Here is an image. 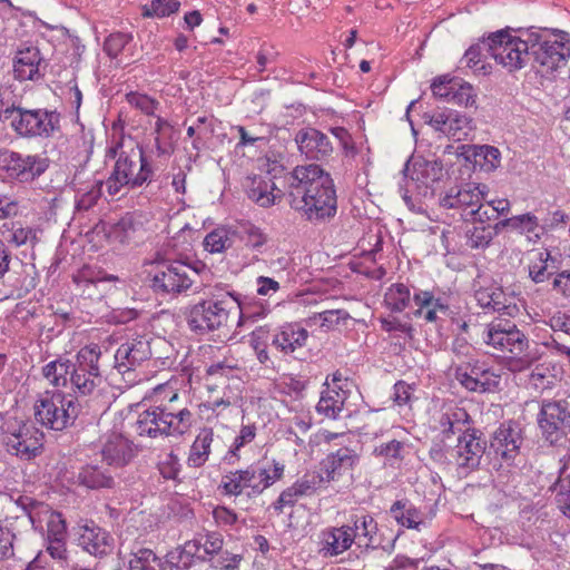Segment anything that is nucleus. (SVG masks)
<instances>
[{"mask_svg":"<svg viewBox=\"0 0 570 570\" xmlns=\"http://www.w3.org/2000/svg\"><path fill=\"white\" fill-rule=\"evenodd\" d=\"M101 350L91 344L81 347L75 355L65 353L47 363L42 376L55 387H68L72 393L60 390L45 391L35 404V416L46 428L62 431L72 426L80 414V402L101 396L105 379L100 371Z\"/></svg>","mask_w":570,"mask_h":570,"instance_id":"nucleus-1","label":"nucleus"},{"mask_svg":"<svg viewBox=\"0 0 570 570\" xmlns=\"http://www.w3.org/2000/svg\"><path fill=\"white\" fill-rule=\"evenodd\" d=\"M288 204L313 225L336 216L337 195L334 180L320 165L296 166L287 177Z\"/></svg>","mask_w":570,"mask_h":570,"instance_id":"nucleus-2","label":"nucleus"},{"mask_svg":"<svg viewBox=\"0 0 570 570\" xmlns=\"http://www.w3.org/2000/svg\"><path fill=\"white\" fill-rule=\"evenodd\" d=\"M284 471L283 463L263 456L245 469L228 472L223 476L218 490L228 497H239L244 490H247L246 497L253 499L281 480Z\"/></svg>","mask_w":570,"mask_h":570,"instance_id":"nucleus-3","label":"nucleus"},{"mask_svg":"<svg viewBox=\"0 0 570 570\" xmlns=\"http://www.w3.org/2000/svg\"><path fill=\"white\" fill-rule=\"evenodd\" d=\"M0 121H9L12 131L23 139H51L62 131L61 114L56 109L26 108L12 102L0 109Z\"/></svg>","mask_w":570,"mask_h":570,"instance_id":"nucleus-4","label":"nucleus"},{"mask_svg":"<svg viewBox=\"0 0 570 570\" xmlns=\"http://www.w3.org/2000/svg\"><path fill=\"white\" fill-rule=\"evenodd\" d=\"M155 176L154 167L146 156L144 146L137 144L129 150H120L114 168L106 179L107 191L116 196L126 187L130 190L148 185Z\"/></svg>","mask_w":570,"mask_h":570,"instance_id":"nucleus-5","label":"nucleus"},{"mask_svg":"<svg viewBox=\"0 0 570 570\" xmlns=\"http://www.w3.org/2000/svg\"><path fill=\"white\" fill-rule=\"evenodd\" d=\"M0 434L7 452L21 460L31 461L45 450V434L30 420L9 417L0 426Z\"/></svg>","mask_w":570,"mask_h":570,"instance_id":"nucleus-6","label":"nucleus"},{"mask_svg":"<svg viewBox=\"0 0 570 570\" xmlns=\"http://www.w3.org/2000/svg\"><path fill=\"white\" fill-rule=\"evenodd\" d=\"M146 283L155 295L161 297H177L194 286L183 259L159 256L150 264Z\"/></svg>","mask_w":570,"mask_h":570,"instance_id":"nucleus-7","label":"nucleus"},{"mask_svg":"<svg viewBox=\"0 0 570 570\" xmlns=\"http://www.w3.org/2000/svg\"><path fill=\"white\" fill-rule=\"evenodd\" d=\"M484 342L500 351H509L515 356L514 365L519 371L529 368L541 357L539 344H530L528 337L517 325L500 327V325H489Z\"/></svg>","mask_w":570,"mask_h":570,"instance_id":"nucleus-8","label":"nucleus"},{"mask_svg":"<svg viewBox=\"0 0 570 570\" xmlns=\"http://www.w3.org/2000/svg\"><path fill=\"white\" fill-rule=\"evenodd\" d=\"M535 421L547 444L562 445L570 434V403L566 399H541Z\"/></svg>","mask_w":570,"mask_h":570,"instance_id":"nucleus-9","label":"nucleus"},{"mask_svg":"<svg viewBox=\"0 0 570 570\" xmlns=\"http://www.w3.org/2000/svg\"><path fill=\"white\" fill-rule=\"evenodd\" d=\"M50 159L39 154H22L8 148L0 149V170L12 181L30 184L49 168Z\"/></svg>","mask_w":570,"mask_h":570,"instance_id":"nucleus-10","label":"nucleus"},{"mask_svg":"<svg viewBox=\"0 0 570 570\" xmlns=\"http://www.w3.org/2000/svg\"><path fill=\"white\" fill-rule=\"evenodd\" d=\"M181 315L190 332L207 335L226 325L229 312L224 299H200L181 308Z\"/></svg>","mask_w":570,"mask_h":570,"instance_id":"nucleus-11","label":"nucleus"},{"mask_svg":"<svg viewBox=\"0 0 570 570\" xmlns=\"http://www.w3.org/2000/svg\"><path fill=\"white\" fill-rule=\"evenodd\" d=\"M452 452L456 468L466 473L479 470L484 455L492 456L485 434L474 426H468L459 434Z\"/></svg>","mask_w":570,"mask_h":570,"instance_id":"nucleus-12","label":"nucleus"},{"mask_svg":"<svg viewBox=\"0 0 570 570\" xmlns=\"http://www.w3.org/2000/svg\"><path fill=\"white\" fill-rule=\"evenodd\" d=\"M402 175L404 179L410 177L415 181L416 188L425 198H433L446 173L440 159L428 160L422 156H411L404 164Z\"/></svg>","mask_w":570,"mask_h":570,"instance_id":"nucleus-13","label":"nucleus"},{"mask_svg":"<svg viewBox=\"0 0 570 570\" xmlns=\"http://www.w3.org/2000/svg\"><path fill=\"white\" fill-rule=\"evenodd\" d=\"M71 531L76 537L77 544L89 554L101 559L112 553L114 537L92 519H80Z\"/></svg>","mask_w":570,"mask_h":570,"instance_id":"nucleus-14","label":"nucleus"},{"mask_svg":"<svg viewBox=\"0 0 570 570\" xmlns=\"http://www.w3.org/2000/svg\"><path fill=\"white\" fill-rule=\"evenodd\" d=\"M528 52L531 70L546 80H554L557 71L566 67L570 58L564 43L551 45L550 40Z\"/></svg>","mask_w":570,"mask_h":570,"instance_id":"nucleus-15","label":"nucleus"},{"mask_svg":"<svg viewBox=\"0 0 570 570\" xmlns=\"http://www.w3.org/2000/svg\"><path fill=\"white\" fill-rule=\"evenodd\" d=\"M48 63L37 46L21 43L12 58L13 78L22 81H38L45 78Z\"/></svg>","mask_w":570,"mask_h":570,"instance_id":"nucleus-16","label":"nucleus"},{"mask_svg":"<svg viewBox=\"0 0 570 570\" xmlns=\"http://www.w3.org/2000/svg\"><path fill=\"white\" fill-rule=\"evenodd\" d=\"M522 442V429L515 420L500 423L488 440L490 454L503 461L514 460L520 452Z\"/></svg>","mask_w":570,"mask_h":570,"instance_id":"nucleus-17","label":"nucleus"},{"mask_svg":"<svg viewBox=\"0 0 570 570\" xmlns=\"http://www.w3.org/2000/svg\"><path fill=\"white\" fill-rule=\"evenodd\" d=\"M135 423L139 436H173V407L144 406Z\"/></svg>","mask_w":570,"mask_h":570,"instance_id":"nucleus-18","label":"nucleus"},{"mask_svg":"<svg viewBox=\"0 0 570 570\" xmlns=\"http://www.w3.org/2000/svg\"><path fill=\"white\" fill-rule=\"evenodd\" d=\"M488 187L483 184L469 183L451 187L439 195L438 204L444 209H461L463 214L472 209L485 197Z\"/></svg>","mask_w":570,"mask_h":570,"instance_id":"nucleus-19","label":"nucleus"},{"mask_svg":"<svg viewBox=\"0 0 570 570\" xmlns=\"http://www.w3.org/2000/svg\"><path fill=\"white\" fill-rule=\"evenodd\" d=\"M458 157L471 165L473 171L490 174L501 166V151L491 145H461Z\"/></svg>","mask_w":570,"mask_h":570,"instance_id":"nucleus-20","label":"nucleus"},{"mask_svg":"<svg viewBox=\"0 0 570 570\" xmlns=\"http://www.w3.org/2000/svg\"><path fill=\"white\" fill-rule=\"evenodd\" d=\"M298 150L309 160H326L333 153V145L324 132L314 127H304L295 136Z\"/></svg>","mask_w":570,"mask_h":570,"instance_id":"nucleus-21","label":"nucleus"},{"mask_svg":"<svg viewBox=\"0 0 570 570\" xmlns=\"http://www.w3.org/2000/svg\"><path fill=\"white\" fill-rule=\"evenodd\" d=\"M150 342L146 336H137L122 343L115 354V366L126 373L140 366L151 357Z\"/></svg>","mask_w":570,"mask_h":570,"instance_id":"nucleus-22","label":"nucleus"},{"mask_svg":"<svg viewBox=\"0 0 570 570\" xmlns=\"http://www.w3.org/2000/svg\"><path fill=\"white\" fill-rule=\"evenodd\" d=\"M47 517L46 550L52 559H67L68 525L63 514L50 507Z\"/></svg>","mask_w":570,"mask_h":570,"instance_id":"nucleus-23","label":"nucleus"},{"mask_svg":"<svg viewBox=\"0 0 570 570\" xmlns=\"http://www.w3.org/2000/svg\"><path fill=\"white\" fill-rule=\"evenodd\" d=\"M360 463V455L350 446H341L331 451L320 462L323 475V483L332 482L346 471H353Z\"/></svg>","mask_w":570,"mask_h":570,"instance_id":"nucleus-24","label":"nucleus"},{"mask_svg":"<svg viewBox=\"0 0 570 570\" xmlns=\"http://www.w3.org/2000/svg\"><path fill=\"white\" fill-rule=\"evenodd\" d=\"M273 332V347L283 355H293L304 347L309 337L308 331L299 323H285Z\"/></svg>","mask_w":570,"mask_h":570,"instance_id":"nucleus-25","label":"nucleus"},{"mask_svg":"<svg viewBox=\"0 0 570 570\" xmlns=\"http://www.w3.org/2000/svg\"><path fill=\"white\" fill-rule=\"evenodd\" d=\"M132 441L120 433H111L101 448L102 460L111 466L124 468L136 456Z\"/></svg>","mask_w":570,"mask_h":570,"instance_id":"nucleus-26","label":"nucleus"},{"mask_svg":"<svg viewBox=\"0 0 570 570\" xmlns=\"http://www.w3.org/2000/svg\"><path fill=\"white\" fill-rule=\"evenodd\" d=\"M7 281L3 283L7 288L6 297L21 299L37 287L38 273L35 265L19 264V269H10Z\"/></svg>","mask_w":570,"mask_h":570,"instance_id":"nucleus-27","label":"nucleus"},{"mask_svg":"<svg viewBox=\"0 0 570 570\" xmlns=\"http://www.w3.org/2000/svg\"><path fill=\"white\" fill-rule=\"evenodd\" d=\"M357 535L348 524L330 527L321 532V552L324 557H337L356 543Z\"/></svg>","mask_w":570,"mask_h":570,"instance_id":"nucleus-28","label":"nucleus"},{"mask_svg":"<svg viewBox=\"0 0 570 570\" xmlns=\"http://www.w3.org/2000/svg\"><path fill=\"white\" fill-rule=\"evenodd\" d=\"M350 529L357 535L356 544L361 552L373 551L374 541L377 539L379 524L370 513L352 514Z\"/></svg>","mask_w":570,"mask_h":570,"instance_id":"nucleus-29","label":"nucleus"},{"mask_svg":"<svg viewBox=\"0 0 570 570\" xmlns=\"http://www.w3.org/2000/svg\"><path fill=\"white\" fill-rule=\"evenodd\" d=\"M248 199L261 207L268 208L275 204L277 195L273 193L275 184L262 175L247 176L243 183Z\"/></svg>","mask_w":570,"mask_h":570,"instance_id":"nucleus-30","label":"nucleus"},{"mask_svg":"<svg viewBox=\"0 0 570 570\" xmlns=\"http://www.w3.org/2000/svg\"><path fill=\"white\" fill-rule=\"evenodd\" d=\"M527 45L521 43V38L517 37L514 40H508V45L498 53H493V58L498 63H501L509 72L518 71L529 66V52Z\"/></svg>","mask_w":570,"mask_h":570,"instance_id":"nucleus-31","label":"nucleus"},{"mask_svg":"<svg viewBox=\"0 0 570 570\" xmlns=\"http://www.w3.org/2000/svg\"><path fill=\"white\" fill-rule=\"evenodd\" d=\"M226 294L233 298L239 309L238 326L246 321L256 322L268 313L267 304L258 301L254 295H243L235 291H228Z\"/></svg>","mask_w":570,"mask_h":570,"instance_id":"nucleus-32","label":"nucleus"},{"mask_svg":"<svg viewBox=\"0 0 570 570\" xmlns=\"http://www.w3.org/2000/svg\"><path fill=\"white\" fill-rule=\"evenodd\" d=\"M248 344L253 348L258 363L265 368H274L275 364L268 353L273 346V332L269 326H257L248 334Z\"/></svg>","mask_w":570,"mask_h":570,"instance_id":"nucleus-33","label":"nucleus"},{"mask_svg":"<svg viewBox=\"0 0 570 570\" xmlns=\"http://www.w3.org/2000/svg\"><path fill=\"white\" fill-rule=\"evenodd\" d=\"M80 485L90 490L114 489L116 485L114 476L108 470L97 464H86L78 472Z\"/></svg>","mask_w":570,"mask_h":570,"instance_id":"nucleus-34","label":"nucleus"},{"mask_svg":"<svg viewBox=\"0 0 570 570\" xmlns=\"http://www.w3.org/2000/svg\"><path fill=\"white\" fill-rule=\"evenodd\" d=\"M390 514L401 527L420 530L423 524L422 512L409 499L396 500L390 508Z\"/></svg>","mask_w":570,"mask_h":570,"instance_id":"nucleus-35","label":"nucleus"},{"mask_svg":"<svg viewBox=\"0 0 570 570\" xmlns=\"http://www.w3.org/2000/svg\"><path fill=\"white\" fill-rule=\"evenodd\" d=\"M213 439L214 431L212 428L200 430L189 450L187 458V465L189 468H200L208 461Z\"/></svg>","mask_w":570,"mask_h":570,"instance_id":"nucleus-36","label":"nucleus"},{"mask_svg":"<svg viewBox=\"0 0 570 570\" xmlns=\"http://www.w3.org/2000/svg\"><path fill=\"white\" fill-rule=\"evenodd\" d=\"M322 485V473H305L302 478L297 479L291 487L284 489L283 491L287 498L293 501V505H295L298 498L311 497L315 494Z\"/></svg>","mask_w":570,"mask_h":570,"instance_id":"nucleus-37","label":"nucleus"},{"mask_svg":"<svg viewBox=\"0 0 570 570\" xmlns=\"http://www.w3.org/2000/svg\"><path fill=\"white\" fill-rule=\"evenodd\" d=\"M411 299L410 287L403 283H394L386 289L383 302L392 313H402Z\"/></svg>","mask_w":570,"mask_h":570,"instance_id":"nucleus-38","label":"nucleus"},{"mask_svg":"<svg viewBox=\"0 0 570 570\" xmlns=\"http://www.w3.org/2000/svg\"><path fill=\"white\" fill-rule=\"evenodd\" d=\"M178 399V393L168 384H159L146 393L139 406L173 407L171 403Z\"/></svg>","mask_w":570,"mask_h":570,"instance_id":"nucleus-39","label":"nucleus"},{"mask_svg":"<svg viewBox=\"0 0 570 570\" xmlns=\"http://www.w3.org/2000/svg\"><path fill=\"white\" fill-rule=\"evenodd\" d=\"M129 570H166L164 558H159L151 549L139 548L131 553Z\"/></svg>","mask_w":570,"mask_h":570,"instance_id":"nucleus-40","label":"nucleus"},{"mask_svg":"<svg viewBox=\"0 0 570 570\" xmlns=\"http://www.w3.org/2000/svg\"><path fill=\"white\" fill-rule=\"evenodd\" d=\"M404 450L405 443L394 439L376 445L372 454L376 458H384L385 464L393 466L404 460Z\"/></svg>","mask_w":570,"mask_h":570,"instance_id":"nucleus-41","label":"nucleus"},{"mask_svg":"<svg viewBox=\"0 0 570 570\" xmlns=\"http://www.w3.org/2000/svg\"><path fill=\"white\" fill-rule=\"evenodd\" d=\"M14 502L29 518L33 527H36L37 522H41V515L50 512L49 504L29 495H19Z\"/></svg>","mask_w":570,"mask_h":570,"instance_id":"nucleus-42","label":"nucleus"},{"mask_svg":"<svg viewBox=\"0 0 570 570\" xmlns=\"http://www.w3.org/2000/svg\"><path fill=\"white\" fill-rule=\"evenodd\" d=\"M180 8L179 0H151L149 4L141 8L144 18H165L178 12Z\"/></svg>","mask_w":570,"mask_h":570,"instance_id":"nucleus-43","label":"nucleus"},{"mask_svg":"<svg viewBox=\"0 0 570 570\" xmlns=\"http://www.w3.org/2000/svg\"><path fill=\"white\" fill-rule=\"evenodd\" d=\"M132 40L134 37L130 32H111L104 41V52L110 59H116Z\"/></svg>","mask_w":570,"mask_h":570,"instance_id":"nucleus-44","label":"nucleus"},{"mask_svg":"<svg viewBox=\"0 0 570 570\" xmlns=\"http://www.w3.org/2000/svg\"><path fill=\"white\" fill-rule=\"evenodd\" d=\"M324 385H326L327 389L322 392L321 399L316 405V411L327 417L336 419L342 411V403L337 400L338 392L335 390L330 391L327 381Z\"/></svg>","mask_w":570,"mask_h":570,"instance_id":"nucleus-45","label":"nucleus"},{"mask_svg":"<svg viewBox=\"0 0 570 570\" xmlns=\"http://www.w3.org/2000/svg\"><path fill=\"white\" fill-rule=\"evenodd\" d=\"M181 468L178 455L173 451L157 463V470L161 478L167 481H174L177 484L183 482V479L179 476Z\"/></svg>","mask_w":570,"mask_h":570,"instance_id":"nucleus-46","label":"nucleus"},{"mask_svg":"<svg viewBox=\"0 0 570 570\" xmlns=\"http://www.w3.org/2000/svg\"><path fill=\"white\" fill-rule=\"evenodd\" d=\"M454 377L463 387L470 392L484 393L493 391V385L490 382H481L478 381V379H474V376L470 374V371L466 370L465 365H460L455 368Z\"/></svg>","mask_w":570,"mask_h":570,"instance_id":"nucleus-47","label":"nucleus"},{"mask_svg":"<svg viewBox=\"0 0 570 570\" xmlns=\"http://www.w3.org/2000/svg\"><path fill=\"white\" fill-rule=\"evenodd\" d=\"M459 83V77L451 73L440 75L432 79L431 90L434 98L450 101L451 91H454Z\"/></svg>","mask_w":570,"mask_h":570,"instance_id":"nucleus-48","label":"nucleus"},{"mask_svg":"<svg viewBox=\"0 0 570 570\" xmlns=\"http://www.w3.org/2000/svg\"><path fill=\"white\" fill-rule=\"evenodd\" d=\"M446 440L434 439L429 450V458L439 466L448 468L454 464L453 448L445 443Z\"/></svg>","mask_w":570,"mask_h":570,"instance_id":"nucleus-49","label":"nucleus"},{"mask_svg":"<svg viewBox=\"0 0 570 570\" xmlns=\"http://www.w3.org/2000/svg\"><path fill=\"white\" fill-rule=\"evenodd\" d=\"M491 296H493V301L491 302V311L511 317L519 313V307L515 303H512L509 299L502 286L492 285Z\"/></svg>","mask_w":570,"mask_h":570,"instance_id":"nucleus-50","label":"nucleus"},{"mask_svg":"<svg viewBox=\"0 0 570 570\" xmlns=\"http://www.w3.org/2000/svg\"><path fill=\"white\" fill-rule=\"evenodd\" d=\"M469 245L471 248L487 247L491 240L495 237V230L490 229V224L479 225L475 224L472 229L468 233Z\"/></svg>","mask_w":570,"mask_h":570,"instance_id":"nucleus-51","label":"nucleus"},{"mask_svg":"<svg viewBox=\"0 0 570 570\" xmlns=\"http://www.w3.org/2000/svg\"><path fill=\"white\" fill-rule=\"evenodd\" d=\"M243 233L245 236V245L246 247L262 252V247L265 246L268 242V236L263 229L249 222L243 225Z\"/></svg>","mask_w":570,"mask_h":570,"instance_id":"nucleus-52","label":"nucleus"},{"mask_svg":"<svg viewBox=\"0 0 570 570\" xmlns=\"http://www.w3.org/2000/svg\"><path fill=\"white\" fill-rule=\"evenodd\" d=\"M465 366L466 370L470 371V374H472L474 379H478V381L490 382L493 385V391L499 387L500 375L495 374L491 367L487 366L485 363L475 360L468 362Z\"/></svg>","mask_w":570,"mask_h":570,"instance_id":"nucleus-53","label":"nucleus"},{"mask_svg":"<svg viewBox=\"0 0 570 570\" xmlns=\"http://www.w3.org/2000/svg\"><path fill=\"white\" fill-rule=\"evenodd\" d=\"M164 564L166 570H189L194 564V559H189L180 548H174L164 557Z\"/></svg>","mask_w":570,"mask_h":570,"instance_id":"nucleus-54","label":"nucleus"},{"mask_svg":"<svg viewBox=\"0 0 570 570\" xmlns=\"http://www.w3.org/2000/svg\"><path fill=\"white\" fill-rule=\"evenodd\" d=\"M450 101L460 106H472L475 102L476 94L473 86L459 78V83L454 91H451Z\"/></svg>","mask_w":570,"mask_h":570,"instance_id":"nucleus-55","label":"nucleus"},{"mask_svg":"<svg viewBox=\"0 0 570 570\" xmlns=\"http://www.w3.org/2000/svg\"><path fill=\"white\" fill-rule=\"evenodd\" d=\"M126 100L130 106L139 109L147 116H153L159 105L156 99L149 97L148 95L134 91H130L126 95Z\"/></svg>","mask_w":570,"mask_h":570,"instance_id":"nucleus-56","label":"nucleus"},{"mask_svg":"<svg viewBox=\"0 0 570 570\" xmlns=\"http://www.w3.org/2000/svg\"><path fill=\"white\" fill-rule=\"evenodd\" d=\"M509 30V28L501 29L482 39V45L488 53L493 57V53L500 52L502 47H504L505 43L508 45V40H514L515 37H512Z\"/></svg>","mask_w":570,"mask_h":570,"instance_id":"nucleus-57","label":"nucleus"},{"mask_svg":"<svg viewBox=\"0 0 570 570\" xmlns=\"http://www.w3.org/2000/svg\"><path fill=\"white\" fill-rule=\"evenodd\" d=\"M539 227V219L532 213L510 217V228L520 234H532Z\"/></svg>","mask_w":570,"mask_h":570,"instance_id":"nucleus-58","label":"nucleus"},{"mask_svg":"<svg viewBox=\"0 0 570 570\" xmlns=\"http://www.w3.org/2000/svg\"><path fill=\"white\" fill-rule=\"evenodd\" d=\"M202 538V547L204 553L207 556V561H210L214 556L222 552L224 538L217 531H207Z\"/></svg>","mask_w":570,"mask_h":570,"instance_id":"nucleus-59","label":"nucleus"},{"mask_svg":"<svg viewBox=\"0 0 570 570\" xmlns=\"http://www.w3.org/2000/svg\"><path fill=\"white\" fill-rule=\"evenodd\" d=\"M462 217L465 222H473L479 225H488L491 224V220L497 219L495 210L491 209L489 205L484 207L481 202L466 214H462Z\"/></svg>","mask_w":570,"mask_h":570,"instance_id":"nucleus-60","label":"nucleus"},{"mask_svg":"<svg viewBox=\"0 0 570 570\" xmlns=\"http://www.w3.org/2000/svg\"><path fill=\"white\" fill-rule=\"evenodd\" d=\"M79 277L86 283V284H92L96 285L98 283L104 282H111L116 283L119 282V277L117 275L108 274L102 268H92L89 266H85L79 274Z\"/></svg>","mask_w":570,"mask_h":570,"instance_id":"nucleus-61","label":"nucleus"},{"mask_svg":"<svg viewBox=\"0 0 570 570\" xmlns=\"http://www.w3.org/2000/svg\"><path fill=\"white\" fill-rule=\"evenodd\" d=\"M379 321L384 332L392 333L397 331L404 333L409 340L414 338L415 330L411 323H402L396 317H380Z\"/></svg>","mask_w":570,"mask_h":570,"instance_id":"nucleus-62","label":"nucleus"},{"mask_svg":"<svg viewBox=\"0 0 570 570\" xmlns=\"http://www.w3.org/2000/svg\"><path fill=\"white\" fill-rule=\"evenodd\" d=\"M561 463L557 479L548 488V491L554 493V495L570 490V463L563 460H561Z\"/></svg>","mask_w":570,"mask_h":570,"instance_id":"nucleus-63","label":"nucleus"},{"mask_svg":"<svg viewBox=\"0 0 570 570\" xmlns=\"http://www.w3.org/2000/svg\"><path fill=\"white\" fill-rule=\"evenodd\" d=\"M228 237L224 229H214L204 239L205 249L209 253H222L226 249Z\"/></svg>","mask_w":570,"mask_h":570,"instance_id":"nucleus-64","label":"nucleus"}]
</instances>
